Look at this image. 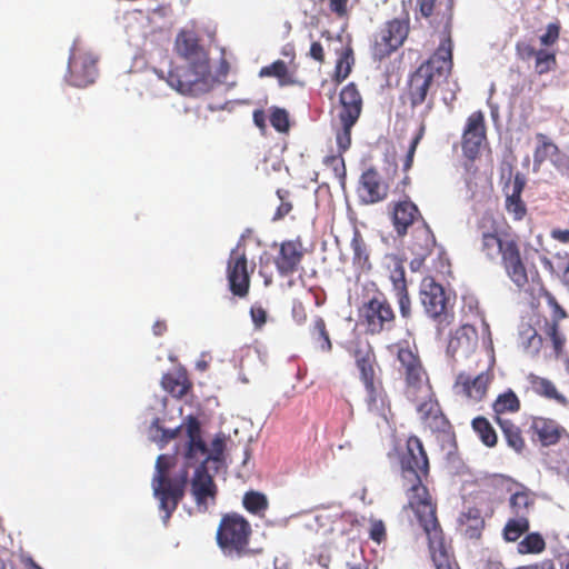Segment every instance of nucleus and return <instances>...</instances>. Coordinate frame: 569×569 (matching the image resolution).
<instances>
[{
	"label": "nucleus",
	"mask_w": 569,
	"mask_h": 569,
	"mask_svg": "<svg viewBox=\"0 0 569 569\" xmlns=\"http://www.w3.org/2000/svg\"><path fill=\"white\" fill-rule=\"evenodd\" d=\"M161 385L164 390L176 398H182L191 388V383L189 382L186 373L182 372L163 375Z\"/></svg>",
	"instance_id": "obj_33"
},
{
	"label": "nucleus",
	"mask_w": 569,
	"mask_h": 569,
	"mask_svg": "<svg viewBox=\"0 0 569 569\" xmlns=\"http://www.w3.org/2000/svg\"><path fill=\"white\" fill-rule=\"evenodd\" d=\"M339 120L358 121L362 110V98L353 82L348 83L340 92Z\"/></svg>",
	"instance_id": "obj_26"
},
{
	"label": "nucleus",
	"mask_w": 569,
	"mask_h": 569,
	"mask_svg": "<svg viewBox=\"0 0 569 569\" xmlns=\"http://www.w3.org/2000/svg\"><path fill=\"white\" fill-rule=\"evenodd\" d=\"M550 237L561 243H569V229H552L550 231Z\"/></svg>",
	"instance_id": "obj_63"
},
{
	"label": "nucleus",
	"mask_w": 569,
	"mask_h": 569,
	"mask_svg": "<svg viewBox=\"0 0 569 569\" xmlns=\"http://www.w3.org/2000/svg\"><path fill=\"white\" fill-rule=\"evenodd\" d=\"M400 315L403 319L411 317V299L408 289L395 292Z\"/></svg>",
	"instance_id": "obj_54"
},
{
	"label": "nucleus",
	"mask_w": 569,
	"mask_h": 569,
	"mask_svg": "<svg viewBox=\"0 0 569 569\" xmlns=\"http://www.w3.org/2000/svg\"><path fill=\"white\" fill-rule=\"evenodd\" d=\"M545 335L550 339L556 357H560L566 346V337L560 332L557 321H546L543 326Z\"/></svg>",
	"instance_id": "obj_39"
},
{
	"label": "nucleus",
	"mask_w": 569,
	"mask_h": 569,
	"mask_svg": "<svg viewBox=\"0 0 569 569\" xmlns=\"http://www.w3.org/2000/svg\"><path fill=\"white\" fill-rule=\"evenodd\" d=\"M472 429L481 442L487 447H495L498 438L489 420L482 416L476 417L471 422Z\"/></svg>",
	"instance_id": "obj_35"
},
{
	"label": "nucleus",
	"mask_w": 569,
	"mask_h": 569,
	"mask_svg": "<svg viewBox=\"0 0 569 569\" xmlns=\"http://www.w3.org/2000/svg\"><path fill=\"white\" fill-rule=\"evenodd\" d=\"M530 528L529 518L512 517L503 528V539L508 542L517 541L523 533L528 532Z\"/></svg>",
	"instance_id": "obj_37"
},
{
	"label": "nucleus",
	"mask_w": 569,
	"mask_h": 569,
	"mask_svg": "<svg viewBox=\"0 0 569 569\" xmlns=\"http://www.w3.org/2000/svg\"><path fill=\"white\" fill-rule=\"evenodd\" d=\"M243 507L253 515L263 512L268 508L267 497L258 491H248L243 496Z\"/></svg>",
	"instance_id": "obj_41"
},
{
	"label": "nucleus",
	"mask_w": 569,
	"mask_h": 569,
	"mask_svg": "<svg viewBox=\"0 0 569 569\" xmlns=\"http://www.w3.org/2000/svg\"><path fill=\"white\" fill-rule=\"evenodd\" d=\"M400 477L409 508L416 518L438 512L436 500L432 498L426 482L429 478L430 465L422 441L417 436H410L406 445L398 451Z\"/></svg>",
	"instance_id": "obj_2"
},
{
	"label": "nucleus",
	"mask_w": 569,
	"mask_h": 569,
	"mask_svg": "<svg viewBox=\"0 0 569 569\" xmlns=\"http://www.w3.org/2000/svg\"><path fill=\"white\" fill-rule=\"evenodd\" d=\"M292 318L295 322L299 326L306 323L307 321V311L306 307L301 301H295L292 305Z\"/></svg>",
	"instance_id": "obj_58"
},
{
	"label": "nucleus",
	"mask_w": 569,
	"mask_h": 569,
	"mask_svg": "<svg viewBox=\"0 0 569 569\" xmlns=\"http://www.w3.org/2000/svg\"><path fill=\"white\" fill-rule=\"evenodd\" d=\"M388 209L393 230L399 238L407 236L411 228L425 220L417 204L408 198L390 202Z\"/></svg>",
	"instance_id": "obj_16"
},
{
	"label": "nucleus",
	"mask_w": 569,
	"mask_h": 569,
	"mask_svg": "<svg viewBox=\"0 0 569 569\" xmlns=\"http://www.w3.org/2000/svg\"><path fill=\"white\" fill-rule=\"evenodd\" d=\"M97 72V58L73 44L69 56L67 81L73 87L83 88L93 83Z\"/></svg>",
	"instance_id": "obj_12"
},
{
	"label": "nucleus",
	"mask_w": 569,
	"mask_h": 569,
	"mask_svg": "<svg viewBox=\"0 0 569 569\" xmlns=\"http://www.w3.org/2000/svg\"><path fill=\"white\" fill-rule=\"evenodd\" d=\"M527 380L529 382L530 389L536 395L549 400H553L563 407L569 406L568 398L557 390L555 383L551 380L535 373H529Z\"/></svg>",
	"instance_id": "obj_28"
},
{
	"label": "nucleus",
	"mask_w": 569,
	"mask_h": 569,
	"mask_svg": "<svg viewBox=\"0 0 569 569\" xmlns=\"http://www.w3.org/2000/svg\"><path fill=\"white\" fill-rule=\"evenodd\" d=\"M353 63L352 49L347 48L339 56L336 68L333 79L337 83H341L351 72V66Z\"/></svg>",
	"instance_id": "obj_42"
},
{
	"label": "nucleus",
	"mask_w": 569,
	"mask_h": 569,
	"mask_svg": "<svg viewBox=\"0 0 569 569\" xmlns=\"http://www.w3.org/2000/svg\"><path fill=\"white\" fill-rule=\"evenodd\" d=\"M410 33V17L408 12L401 18L386 21L375 34L371 44V54L375 60L381 61L390 57L403 46Z\"/></svg>",
	"instance_id": "obj_8"
},
{
	"label": "nucleus",
	"mask_w": 569,
	"mask_h": 569,
	"mask_svg": "<svg viewBox=\"0 0 569 569\" xmlns=\"http://www.w3.org/2000/svg\"><path fill=\"white\" fill-rule=\"evenodd\" d=\"M416 519L427 537L428 548L436 569H459L451 547L446 542L445 532L437 512Z\"/></svg>",
	"instance_id": "obj_9"
},
{
	"label": "nucleus",
	"mask_w": 569,
	"mask_h": 569,
	"mask_svg": "<svg viewBox=\"0 0 569 569\" xmlns=\"http://www.w3.org/2000/svg\"><path fill=\"white\" fill-rule=\"evenodd\" d=\"M358 192L361 203L375 204L387 199L389 186L376 169L369 168L360 177Z\"/></svg>",
	"instance_id": "obj_21"
},
{
	"label": "nucleus",
	"mask_w": 569,
	"mask_h": 569,
	"mask_svg": "<svg viewBox=\"0 0 569 569\" xmlns=\"http://www.w3.org/2000/svg\"><path fill=\"white\" fill-rule=\"evenodd\" d=\"M359 318L366 332L371 336L391 331L396 327V312L383 293H378L363 302Z\"/></svg>",
	"instance_id": "obj_10"
},
{
	"label": "nucleus",
	"mask_w": 569,
	"mask_h": 569,
	"mask_svg": "<svg viewBox=\"0 0 569 569\" xmlns=\"http://www.w3.org/2000/svg\"><path fill=\"white\" fill-rule=\"evenodd\" d=\"M460 525L463 535L469 539H478L481 536V531L485 527V521L480 516L479 510L470 509L463 513L460 518Z\"/></svg>",
	"instance_id": "obj_34"
},
{
	"label": "nucleus",
	"mask_w": 569,
	"mask_h": 569,
	"mask_svg": "<svg viewBox=\"0 0 569 569\" xmlns=\"http://www.w3.org/2000/svg\"><path fill=\"white\" fill-rule=\"evenodd\" d=\"M167 82L178 92L193 96L207 91L213 82V77L211 74L202 77L190 66L189 68L174 67L169 70Z\"/></svg>",
	"instance_id": "obj_14"
},
{
	"label": "nucleus",
	"mask_w": 569,
	"mask_h": 569,
	"mask_svg": "<svg viewBox=\"0 0 569 569\" xmlns=\"http://www.w3.org/2000/svg\"><path fill=\"white\" fill-rule=\"evenodd\" d=\"M549 303L550 306L553 308V313H552V319L551 321H557L559 323V321L561 319H565L567 317V312L566 310L558 303V301L556 300V298L553 296L550 295L549 297Z\"/></svg>",
	"instance_id": "obj_59"
},
{
	"label": "nucleus",
	"mask_w": 569,
	"mask_h": 569,
	"mask_svg": "<svg viewBox=\"0 0 569 569\" xmlns=\"http://www.w3.org/2000/svg\"><path fill=\"white\" fill-rule=\"evenodd\" d=\"M209 460L203 458L199 459L198 463L194 465V472L190 481V491L198 507L208 509V502L211 500L212 503L216 501L218 493L217 485L209 473L206 463Z\"/></svg>",
	"instance_id": "obj_17"
},
{
	"label": "nucleus",
	"mask_w": 569,
	"mask_h": 569,
	"mask_svg": "<svg viewBox=\"0 0 569 569\" xmlns=\"http://www.w3.org/2000/svg\"><path fill=\"white\" fill-rule=\"evenodd\" d=\"M496 417L506 412H517L520 409V400L512 390L498 396L492 405Z\"/></svg>",
	"instance_id": "obj_38"
},
{
	"label": "nucleus",
	"mask_w": 569,
	"mask_h": 569,
	"mask_svg": "<svg viewBox=\"0 0 569 569\" xmlns=\"http://www.w3.org/2000/svg\"><path fill=\"white\" fill-rule=\"evenodd\" d=\"M509 505L513 517L529 518L530 509L535 506V495L530 490L522 488V490L511 495Z\"/></svg>",
	"instance_id": "obj_32"
},
{
	"label": "nucleus",
	"mask_w": 569,
	"mask_h": 569,
	"mask_svg": "<svg viewBox=\"0 0 569 569\" xmlns=\"http://www.w3.org/2000/svg\"><path fill=\"white\" fill-rule=\"evenodd\" d=\"M308 337L316 351L329 353L332 350V341L330 338L327 323L321 316H315L308 327Z\"/></svg>",
	"instance_id": "obj_27"
},
{
	"label": "nucleus",
	"mask_w": 569,
	"mask_h": 569,
	"mask_svg": "<svg viewBox=\"0 0 569 569\" xmlns=\"http://www.w3.org/2000/svg\"><path fill=\"white\" fill-rule=\"evenodd\" d=\"M277 196L280 200V204L277 208L273 220L283 219L292 210V203L289 201L290 191L286 189H278Z\"/></svg>",
	"instance_id": "obj_49"
},
{
	"label": "nucleus",
	"mask_w": 569,
	"mask_h": 569,
	"mask_svg": "<svg viewBox=\"0 0 569 569\" xmlns=\"http://www.w3.org/2000/svg\"><path fill=\"white\" fill-rule=\"evenodd\" d=\"M536 139L539 141V144L533 152L536 162H542L550 156V153L559 152L558 146L550 141L546 134L539 132L536 134Z\"/></svg>",
	"instance_id": "obj_45"
},
{
	"label": "nucleus",
	"mask_w": 569,
	"mask_h": 569,
	"mask_svg": "<svg viewBox=\"0 0 569 569\" xmlns=\"http://www.w3.org/2000/svg\"><path fill=\"white\" fill-rule=\"evenodd\" d=\"M452 47L451 37L447 36L440 41L435 53L410 74L405 97L412 109L422 104H426V113L433 109L435 80L446 78L451 72Z\"/></svg>",
	"instance_id": "obj_4"
},
{
	"label": "nucleus",
	"mask_w": 569,
	"mask_h": 569,
	"mask_svg": "<svg viewBox=\"0 0 569 569\" xmlns=\"http://www.w3.org/2000/svg\"><path fill=\"white\" fill-rule=\"evenodd\" d=\"M271 126L279 132L289 130V116L284 109L274 108L270 114Z\"/></svg>",
	"instance_id": "obj_48"
},
{
	"label": "nucleus",
	"mask_w": 569,
	"mask_h": 569,
	"mask_svg": "<svg viewBox=\"0 0 569 569\" xmlns=\"http://www.w3.org/2000/svg\"><path fill=\"white\" fill-rule=\"evenodd\" d=\"M351 249L353 252V263L365 267L369 262V252L367 243L359 231H356L351 240Z\"/></svg>",
	"instance_id": "obj_43"
},
{
	"label": "nucleus",
	"mask_w": 569,
	"mask_h": 569,
	"mask_svg": "<svg viewBox=\"0 0 569 569\" xmlns=\"http://www.w3.org/2000/svg\"><path fill=\"white\" fill-rule=\"evenodd\" d=\"M259 76L274 77L278 79L280 86H290L295 83V80L283 60H277L270 66L261 68Z\"/></svg>",
	"instance_id": "obj_36"
},
{
	"label": "nucleus",
	"mask_w": 569,
	"mask_h": 569,
	"mask_svg": "<svg viewBox=\"0 0 569 569\" xmlns=\"http://www.w3.org/2000/svg\"><path fill=\"white\" fill-rule=\"evenodd\" d=\"M186 436L188 438L184 446L183 465L173 475L170 476V469L173 466V458L167 455H160L156 461V472L152 478V489L154 497L159 500V508L164 512L162 520L168 523L172 513L186 495L189 483V468L197 465L199 459L210 460L206 442L201 437V427L194 416H188L186 421Z\"/></svg>",
	"instance_id": "obj_1"
},
{
	"label": "nucleus",
	"mask_w": 569,
	"mask_h": 569,
	"mask_svg": "<svg viewBox=\"0 0 569 569\" xmlns=\"http://www.w3.org/2000/svg\"><path fill=\"white\" fill-rule=\"evenodd\" d=\"M254 267L249 268L246 248L238 243L227 261L229 290L238 298H246L250 290V276Z\"/></svg>",
	"instance_id": "obj_11"
},
{
	"label": "nucleus",
	"mask_w": 569,
	"mask_h": 569,
	"mask_svg": "<svg viewBox=\"0 0 569 569\" xmlns=\"http://www.w3.org/2000/svg\"><path fill=\"white\" fill-rule=\"evenodd\" d=\"M177 53L202 77L210 76V64L207 51L199 43V38L193 31L181 30L174 42Z\"/></svg>",
	"instance_id": "obj_13"
},
{
	"label": "nucleus",
	"mask_w": 569,
	"mask_h": 569,
	"mask_svg": "<svg viewBox=\"0 0 569 569\" xmlns=\"http://www.w3.org/2000/svg\"><path fill=\"white\" fill-rule=\"evenodd\" d=\"M418 401H421L417 406V412L419 415L420 422L426 429L431 432L449 433L451 425L443 415L439 402L435 398L432 388L430 387V393L418 397Z\"/></svg>",
	"instance_id": "obj_18"
},
{
	"label": "nucleus",
	"mask_w": 569,
	"mask_h": 569,
	"mask_svg": "<svg viewBox=\"0 0 569 569\" xmlns=\"http://www.w3.org/2000/svg\"><path fill=\"white\" fill-rule=\"evenodd\" d=\"M250 317L254 329L260 330L267 323L268 313L267 310L260 305H253L250 308Z\"/></svg>",
	"instance_id": "obj_56"
},
{
	"label": "nucleus",
	"mask_w": 569,
	"mask_h": 569,
	"mask_svg": "<svg viewBox=\"0 0 569 569\" xmlns=\"http://www.w3.org/2000/svg\"><path fill=\"white\" fill-rule=\"evenodd\" d=\"M362 386L365 390L363 401L367 410L375 416L387 419L391 412V402L382 378L365 382Z\"/></svg>",
	"instance_id": "obj_22"
},
{
	"label": "nucleus",
	"mask_w": 569,
	"mask_h": 569,
	"mask_svg": "<svg viewBox=\"0 0 569 569\" xmlns=\"http://www.w3.org/2000/svg\"><path fill=\"white\" fill-rule=\"evenodd\" d=\"M341 122V130L337 133V144L340 150V152H345L349 149L351 144V129L356 124L357 121L349 120H340Z\"/></svg>",
	"instance_id": "obj_47"
},
{
	"label": "nucleus",
	"mask_w": 569,
	"mask_h": 569,
	"mask_svg": "<svg viewBox=\"0 0 569 569\" xmlns=\"http://www.w3.org/2000/svg\"><path fill=\"white\" fill-rule=\"evenodd\" d=\"M480 252L491 262L500 259L509 280L523 289L529 283V270L521 253L520 238L511 232H498L492 217H481L477 222Z\"/></svg>",
	"instance_id": "obj_3"
},
{
	"label": "nucleus",
	"mask_w": 569,
	"mask_h": 569,
	"mask_svg": "<svg viewBox=\"0 0 569 569\" xmlns=\"http://www.w3.org/2000/svg\"><path fill=\"white\" fill-rule=\"evenodd\" d=\"M396 349L397 361L399 362L398 371L405 378V395L412 401L418 402V397L430 393V381L420 359L418 348L407 340H402L393 345Z\"/></svg>",
	"instance_id": "obj_6"
},
{
	"label": "nucleus",
	"mask_w": 569,
	"mask_h": 569,
	"mask_svg": "<svg viewBox=\"0 0 569 569\" xmlns=\"http://www.w3.org/2000/svg\"><path fill=\"white\" fill-rule=\"evenodd\" d=\"M530 428L542 447H551L562 440L569 441L568 430L551 418L535 417Z\"/></svg>",
	"instance_id": "obj_23"
},
{
	"label": "nucleus",
	"mask_w": 569,
	"mask_h": 569,
	"mask_svg": "<svg viewBox=\"0 0 569 569\" xmlns=\"http://www.w3.org/2000/svg\"><path fill=\"white\" fill-rule=\"evenodd\" d=\"M478 340L477 330L475 327L465 325L456 330L455 336L449 341V349L457 351L461 349L468 352L476 347Z\"/></svg>",
	"instance_id": "obj_30"
},
{
	"label": "nucleus",
	"mask_w": 569,
	"mask_h": 569,
	"mask_svg": "<svg viewBox=\"0 0 569 569\" xmlns=\"http://www.w3.org/2000/svg\"><path fill=\"white\" fill-rule=\"evenodd\" d=\"M400 315L403 319L411 317V299L408 289L395 292Z\"/></svg>",
	"instance_id": "obj_53"
},
{
	"label": "nucleus",
	"mask_w": 569,
	"mask_h": 569,
	"mask_svg": "<svg viewBox=\"0 0 569 569\" xmlns=\"http://www.w3.org/2000/svg\"><path fill=\"white\" fill-rule=\"evenodd\" d=\"M369 538L380 545L387 539L386 526L382 520H371L369 529Z\"/></svg>",
	"instance_id": "obj_55"
},
{
	"label": "nucleus",
	"mask_w": 569,
	"mask_h": 569,
	"mask_svg": "<svg viewBox=\"0 0 569 569\" xmlns=\"http://www.w3.org/2000/svg\"><path fill=\"white\" fill-rule=\"evenodd\" d=\"M390 280L395 292L408 289L406 271L401 263L396 264L390 273Z\"/></svg>",
	"instance_id": "obj_51"
},
{
	"label": "nucleus",
	"mask_w": 569,
	"mask_h": 569,
	"mask_svg": "<svg viewBox=\"0 0 569 569\" xmlns=\"http://www.w3.org/2000/svg\"><path fill=\"white\" fill-rule=\"evenodd\" d=\"M560 37V24L558 22L549 23L546 32L540 36L539 40L542 46H553Z\"/></svg>",
	"instance_id": "obj_52"
},
{
	"label": "nucleus",
	"mask_w": 569,
	"mask_h": 569,
	"mask_svg": "<svg viewBox=\"0 0 569 569\" xmlns=\"http://www.w3.org/2000/svg\"><path fill=\"white\" fill-rule=\"evenodd\" d=\"M437 0H418V8L422 17L429 18L432 16L436 8Z\"/></svg>",
	"instance_id": "obj_60"
},
{
	"label": "nucleus",
	"mask_w": 569,
	"mask_h": 569,
	"mask_svg": "<svg viewBox=\"0 0 569 569\" xmlns=\"http://www.w3.org/2000/svg\"><path fill=\"white\" fill-rule=\"evenodd\" d=\"M490 381L488 372H481L475 378L461 372L457 376L455 388L466 398L479 402L486 397Z\"/></svg>",
	"instance_id": "obj_25"
},
{
	"label": "nucleus",
	"mask_w": 569,
	"mask_h": 569,
	"mask_svg": "<svg viewBox=\"0 0 569 569\" xmlns=\"http://www.w3.org/2000/svg\"><path fill=\"white\" fill-rule=\"evenodd\" d=\"M253 122L262 130L266 128V114L263 110L258 109L253 111Z\"/></svg>",
	"instance_id": "obj_64"
},
{
	"label": "nucleus",
	"mask_w": 569,
	"mask_h": 569,
	"mask_svg": "<svg viewBox=\"0 0 569 569\" xmlns=\"http://www.w3.org/2000/svg\"><path fill=\"white\" fill-rule=\"evenodd\" d=\"M252 528L240 513L228 512L221 516L216 532V541L222 555L229 559H242L257 555L250 547Z\"/></svg>",
	"instance_id": "obj_5"
},
{
	"label": "nucleus",
	"mask_w": 569,
	"mask_h": 569,
	"mask_svg": "<svg viewBox=\"0 0 569 569\" xmlns=\"http://www.w3.org/2000/svg\"><path fill=\"white\" fill-rule=\"evenodd\" d=\"M186 421H187V418L183 420V423L180 427H177V428H174L172 430L161 429V428L158 427V429L161 430V432H162L160 441L167 443L170 440L177 438L179 432L182 429L186 431Z\"/></svg>",
	"instance_id": "obj_61"
},
{
	"label": "nucleus",
	"mask_w": 569,
	"mask_h": 569,
	"mask_svg": "<svg viewBox=\"0 0 569 569\" xmlns=\"http://www.w3.org/2000/svg\"><path fill=\"white\" fill-rule=\"evenodd\" d=\"M350 353L355 360L361 383L382 378L375 349L369 341L358 340L353 342Z\"/></svg>",
	"instance_id": "obj_19"
},
{
	"label": "nucleus",
	"mask_w": 569,
	"mask_h": 569,
	"mask_svg": "<svg viewBox=\"0 0 569 569\" xmlns=\"http://www.w3.org/2000/svg\"><path fill=\"white\" fill-rule=\"evenodd\" d=\"M309 56L313 60H316L320 63L323 62L325 61V52H323L322 44L318 41L312 42L310 46Z\"/></svg>",
	"instance_id": "obj_62"
},
{
	"label": "nucleus",
	"mask_w": 569,
	"mask_h": 569,
	"mask_svg": "<svg viewBox=\"0 0 569 569\" xmlns=\"http://www.w3.org/2000/svg\"><path fill=\"white\" fill-rule=\"evenodd\" d=\"M557 57L555 52L540 49L535 56V69L538 74H545L556 69Z\"/></svg>",
	"instance_id": "obj_44"
},
{
	"label": "nucleus",
	"mask_w": 569,
	"mask_h": 569,
	"mask_svg": "<svg viewBox=\"0 0 569 569\" xmlns=\"http://www.w3.org/2000/svg\"><path fill=\"white\" fill-rule=\"evenodd\" d=\"M425 131H426V126L422 122L419 127L418 132L412 138L409 149L407 151V154L402 161V170L405 172H408L412 168L416 150H417V147L420 143L421 139L425 136Z\"/></svg>",
	"instance_id": "obj_46"
},
{
	"label": "nucleus",
	"mask_w": 569,
	"mask_h": 569,
	"mask_svg": "<svg viewBox=\"0 0 569 569\" xmlns=\"http://www.w3.org/2000/svg\"><path fill=\"white\" fill-rule=\"evenodd\" d=\"M419 297L425 312L437 323L439 330L453 322L452 298L433 278L427 277L421 281Z\"/></svg>",
	"instance_id": "obj_7"
},
{
	"label": "nucleus",
	"mask_w": 569,
	"mask_h": 569,
	"mask_svg": "<svg viewBox=\"0 0 569 569\" xmlns=\"http://www.w3.org/2000/svg\"><path fill=\"white\" fill-rule=\"evenodd\" d=\"M412 236V250H415L420 257L425 258L431 252L436 241L435 236L426 220L413 228Z\"/></svg>",
	"instance_id": "obj_29"
},
{
	"label": "nucleus",
	"mask_w": 569,
	"mask_h": 569,
	"mask_svg": "<svg viewBox=\"0 0 569 569\" xmlns=\"http://www.w3.org/2000/svg\"><path fill=\"white\" fill-rule=\"evenodd\" d=\"M525 187L526 179L520 172L515 174L510 190L508 184L505 187V209L513 221H522L528 213L527 204L521 197Z\"/></svg>",
	"instance_id": "obj_24"
},
{
	"label": "nucleus",
	"mask_w": 569,
	"mask_h": 569,
	"mask_svg": "<svg viewBox=\"0 0 569 569\" xmlns=\"http://www.w3.org/2000/svg\"><path fill=\"white\" fill-rule=\"evenodd\" d=\"M517 549L521 555L541 553L546 549V541L539 532H531L518 543Z\"/></svg>",
	"instance_id": "obj_40"
},
{
	"label": "nucleus",
	"mask_w": 569,
	"mask_h": 569,
	"mask_svg": "<svg viewBox=\"0 0 569 569\" xmlns=\"http://www.w3.org/2000/svg\"><path fill=\"white\" fill-rule=\"evenodd\" d=\"M303 256L305 249L300 239L282 241L273 258L278 273L287 277L297 272Z\"/></svg>",
	"instance_id": "obj_20"
},
{
	"label": "nucleus",
	"mask_w": 569,
	"mask_h": 569,
	"mask_svg": "<svg viewBox=\"0 0 569 569\" xmlns=\"http://www.w3.org/2000/svg\"><path fill=\"white\" fill-rule=\"evenodd\" d=\"M536 50L530 43L525 41H518L516 43V54L520 60H529L537 54Z\"/></svg>",
	"instance_id": "obj_57"
},
{
	"label": "nucleus",
	"mask_w": 569,
	"mask_h": 569,
	"mask_svg": "<svg viewBox=\"0 0 569 569\" xmlns=\"http://www.w3.org/2000/svg\"><path fill=\"white\" fill-rule=\"evenodd\" d=\"M486 139L485 116L481 111H475L467 118L462 131L461 148L463 156L469 161H475L480 156L481 147Z\"/></svg>",
	"instance_id": "obj_15"
},
{
	"label": "nucleus",
	"mask_w": 569,
	"mask_h": 569,
	"mask_svg": "<svg viewBox=\"0 0 569 569\" xmlns=\"http://www.w3.org/2000/svg\"><path fill=\"white\" fill-rule=\"evenodd\" d=\"M325 164L328 167V168H331L335 172V176L341 180L345 179L346 177V166H345V160L340 154H331V156H327L323 160Z\"/></svg>",
	"instance_id": "obj_50"
},
{
	"label": "nucleus",
	"mask_w": 569,
	"mask_h": 569,
	"mask_svg": "<svg viewBox=\"0 0 569 569\" xmlns=\"http://www.w3.org/2000/svg\"><path fill=\"white\" fill-rule=\"evenodd\" d=\"M497 423L500 426L507 445L516 452L520 453L526 448V441L522 437L520 428L509 419L496 417Z\"/></svg>",
	"instance_id": "obj_31"
}]
</instances>
